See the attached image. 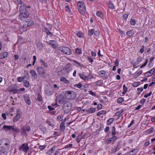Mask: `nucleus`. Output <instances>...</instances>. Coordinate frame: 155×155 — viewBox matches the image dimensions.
<instances>
[{"mask_svg":"<svg viewBox=\"0 0 155 155\" xmlns=\"http://www.w3.org/2000/svg\"><path fill=\"white\" fill-rule=\"evenodd\" d=\"M20 14L19 16L21 20H23L29 17V14L26 11L25 7L24 5H21L19 8Z\"/></svg>","mask_w":155,"mask_h":155,"instance_id":"nucleus-1","label":"nucleus"},{"mask_svg":"<svg viewBox=\"0 0 155 155\" xmlns=\"http://www.w3.org/2000/svg\"><path fill=\"white\" fill-rule=\"evenodd\" d=\"M72 105L69 101H66L64 102L63 107V110L66 113L69 112L72 109Z\"/></svg>","mask_w":155,"mask_h":155,"instance_id":"nucleus-2","label":"nucleus"},{"mask_svg":"<svg viewBox=\"0 0 155 155\" xmlns=\"http://www.w3.org/2000/svg\"><path fill=\"white\" fill-rule=\"evenodd\" d=\"M78 10L81 14L84 15L86 10L85 5L83 2H78L77 3Z\"/></svg>","mask_w":155,"mask_h":155,"instance_id":"nucleus-3","label":"nucleus"},{"mask_svg":"<svg viewBox=\"0 0 155 155\" xmlns=\"http://www.w3.org/2000/svg\"><path fill=\"white\" fill-rule=\"evenodd\" d=\"M64 95L67 98L70 99H74L76 97L75 93L74 91H66Z\"/></svg>","mask_w":155,"mask_h":155,"instance_id":"nucleus-4","label":"nucleus"},{"mask_svg":"<svg viewBox=\"0 0 155 155\" xmlns=\"http://www.w3.org/2000/svg\"><path fill=\"white\" fill-rule=\"evenodd\" d=\"M59 50L61 52L67 55H70L71 54V52L70 49L66 47H61L59 48Z\"/></svg>","mask_w":155,"mask_h":155,"instance_id":"nucleus-5","label":"nucleus"},{"mask_svg":"<svg viewBox=\"0 0 155 155\" xmlns=\"http://www.w3.org/2000/svg\"><path fill=\"white\" fill-rule=\"evenodd\" d=\"M22 115V113L21 110H18L17 111L16 116L13 118V121L15 122H17L21 118Z\"/></svg>","mask_w":155,"mask_h":155,"instance_id":"nucleus-6","label":"nucleus"},{"mask_svg":"<svg viewBox=\"0 0 155 155\" xmlns=\"http://www.w3.org/2000/svg\"><path fill=\"white\" fill-rule=\"evenodd\" d=\"M56 97L55 100L56 102L58 101L60 104H62L63 103L64 97L63 94H59Z\"/></svg>","mask_w":155,"mask_h":155,"instance_id":"nucleus-7","label":"nucleus"},{"mask_svg":"<svg viewBox=\"0 0 155 155\" xmlns=\"http://www.w3.org/2000/svg\"><path fill=\"white\" fill-rule=\"evenodd\" d=\"M38 72L39 74L42 77H44L46 72L45 71L44 69L41 67H39L37 68Z\"/></svg>","mask_w":155,"mask_h":155,"instance_id":"nucleus-8","label":"nucleus"},{"mask_svg":"<svg viewBox=\"0 0 155 155\" xmlns=\"http://www.w3.org/2000/svg\"><path fill=\"white\" fill-rule=\"evenodd\" d=\"M29 148L28 145V144H25L24 143L22 144L21 146L19 148L20 150H22L24 152H27Z\"/></svg>","mask_w":155,"mask_h":155,"instance_id":"nucleus-9","label":"nucleus"},{"mask_svg":"<svg viewBox=\"0 0 155 155\" xmlns=\"http://www.w3.org/2000/svg\"><path fill=\"white\" fill-rule=\"evenodd\" d=\"M25 102L28 105H30L31 104V101L28 95L27 94H25L23 96Z\"/></svg>","mask_w":155,"mask_h":155,"instance_id":"nucleus-10","label":"nucleus"},{"mask_svg":"<svg viewBox=\"0 0 155 155\" xmlns=\"http://www.w3.org/2000/svg\"><path fill=\"white\" fill-rule=\"evenodd\" d=\"M64 69L67 73H69L72 70L71 64L70 63L67 64L64 66Z\"/></svg>","mask_w":155,"mask_h":155,"instance_id":"nucleus-11","label":"nucleus"},{"mask_svg":"<svg viewBox=\"0 0 155 155\" xmlns=\"http://www.w3.org/2000/svg\"><path fill=\"white\" fill-rule=\"evenodd\" d=\"M8 54V53L6 52L1 53H0V59H2L7 57Z\"/></svg>","mask_w":155,"mask_h":155,"instance_id":"nucleus-12","label":"nucleus"},{"mask_svg":"<svg viewBox=\"0 0 155 155\" xmlns=\"http://www.w3.org/2000/svg\"><path fill=\"white\" fill-rule=\"evenodd\" d=\"M25 22V25H27L28 27L34 24L33 21L31 20L28 19Z\"/></svg>","mask_w":155,"mask_h":155,"instance_id":"nucleus-13","label":"nucleus"},{"mask_svg":"<svg viewBox=\"0 0 155 155\" xmlns=\"http://www.w3.org/2000/svg\"><path fill=\"white\" fill-rule=\"evenodd\" d=\"M28 27L27 25H25V23L24 22L22 25H21L20 29V30L22 31H26L27 30V28Z\"/></svg>","mask_w":155,"mask_h":155,"instance_id":"nucleus-14","label":"nucleus"},{"mask_svg":"<svg viewBox=\"0 0 155 155\" xmlns=\"http://www.w3.org/2000/svg\"><path fill=\"white\" fill-rule=\"evenodd\" d=\"M21 133L22 135H25L26 134V128L24 126L21 128Z\"/></svg>","mask_w":155,"mask_h":155,"instance_id":"nucleus-15","label":"nucleus"},{"mask_svg":"<svg viewBox=\"0 0 155 155\" xmlns=\"http://www.w3.org/2000/svg\"><path fill=\"white\" fill-rule=\"evenodd\" d=\"M30 73L32 77H33L35 79L37 78V75L35 71L34 70H31L30 71Z\"/></svg>","mask_w":155,"mask_h":155,"instance_id":"nucleus-16","label":"nucleus"},{"mask_svg":"<svg viewBox=\"0 0 155 155\" xmlns=\"http://www.w3.org/2000/svg\"><path fill=\"white\" fill-rule=\"evenodd\" d=\"M65 123L64 122H62L61 123L60 125V130L61 131H64L65 129Z\"/></svg>","mask_w":155,"mask_h":155,"instance_id":"nucleus-17","label":"nucleus"},{"mask_svg":"<svg viewBox=\"0 0 155 155\" xmlns=\"http://www.w3.org/2000/svg\"><path fill=\"white\" fill-rule=\"evenodd\" d=\"M12 126H7L5 125L3 127V129H5V131H7L9 130H11Z\"/></svg>","mask_w":155,"mask_h":155,"instance_id":"nucleus-18","label":"nucleus"},{"mask_svg":"<svg viewBox=\"0 0 155 155\" xmlns=\"http://www.w3.org/2000/svg\"><path fill=\"white\" fill-rule=\"evenodd\" d=\"M60 80L62 82H64L66 84H68L69 83V81L67 80L64 77H61L60 78Z\"/></svg>","mask_w":155,"mask_h":155,"instance_id":"nucleus-19","label":"nucleus"},{"mask_svg":"<svg viewBox=\"0 0 155 155\" xmlns=\"http://www.w3.org/2000/svg\"><path fill=\"white\" fill-rule=\"evenodd\" d=\"M95 109L94 108H90L86 110V112L88 113H93L95 111Z\"/></svg>","mask_w":155,"mask_h":155,"instance_id":"nucleus-20","label":"nucleus"},{"mask_svg":"<svg viewBox=\"0 0 155 155\" xmlns=\"http://www.w3.org/2000/svg\"><path fill=\"white\" fill-rule=\"evenodd\" d=\"M11 130L13 132L16 133L19 132L20 131L18 127H16L14 126H12V127L11 128Z\"/></svg>","mask_w":155,"mask_h":155,"instance_id":"nucleus-21","label":"nucleus"},{"mask_svg":"<svg viewBox=\"0 0 155 155\" xmlns=\"http://www.w3.org/2000/svg\"><path fill=\"white\" fill-rule=\"evenodd\" d=\"M79 75L80 78L84 80H86V79H87V77L86 75H84V72H82V73L80 74Z\"/></svg>","mask_w":155,"mask_h":155,"instance_id":"nucleus-22","label":"nucleus"},{"mask_svg":"<svg viewBox=\"0 0 155 155\" xmlns=\"http://www.w3.org/2000/svg\"><path fill=\"white\" fill-rule=\"evenodd\" d=\"M49 43L51 44L54 48L56 47V45L55 44V41L54 40H51L49 41Z\"/></svg>","mask_w":155,"mask_h":155,"instance_id":"nucleus-23","label":"nucleus"},{"mask_svg":"<svg viewBox=\"0 0 155 155\" xmlns=\"http://www.w3.org/2000/svg\"><path fill=\"white\" fill-rule=\"evenodd\" d=\"M37 47L39 50H41L43 48V46L41 43L38 42L37 43Z\"/></svg>","mask_w":155,"mask_h":155,"instance_id":"nucleus-24","label":"nucleus"},{"mask_svg":"<svg viewBox=\"0 0 155 155\" xmlns=\"http://www.w3.org/2000/svg\"><path fill=\"white\" fill-rule=\"evenodd\" d=\"M106 113V111L105 110H102L98 112L97 114V116H99L101 115L104 114Z\"/></svg>","mask_w":155,"mask_h":155,"instance_id":"nucleus-25","label":"nucleus"},{"mask_svg":"<svg viewBox=\"0 0 155 155\" xmlns=\"http://www.w3.org/2000/svg\"><path fill=\"white\" fill-rule=\"evenodd\" d=\"M44 31L46 32L48 35H49L51 36L52 35V33H51L48 29L46 28L44 29Z\"/></svg>","mask_w":155,"mask_h":155,"instance_id":"nucleus-26","label":"nucleus"},{"mask_svg":"<svg viewBox=\"0 0 155 155\" xmlns=\"http://www.w3.org/2000/svg\"><path fill=\"white\" fill-rule=\"evenodd\" d=\"M99 74L101 77H104L105 74V72L104 71H101L98 72Z\"/></svg>","mask_w":155,"mask_h":155,"instance_id":"nucleus-27","label":"nucleus"},{"mask_svg":"<svg viewBox=\"0 0 155 155\" xmlns=\"http://www.w3.org/2000/svg\"><path fill=\"white\" fill-rule=\"evenodd\" d=\"M45 94L48 96L51 95L53 94V92L47 89L45 91Z\"/></svg>","mask_w":155,"mask_h":155,"instance_id":"nucleus-28","label":"nucleus"},{"mask_svg":"<svg viewBox=\"0 0 155 155\" xmlns=\"http://www.w3.org/2000/svg\"><path fill=\"white\" fill-rule=\"evenodd\" d=\"M55 149V147H53L48 151L47 153L49 155L51 154L53 152Z\"/></svg>","mask_w":155,"mask_h":155,"instance_id":"nucleus-29","label":"nucleus"},{"mask_svg":"<svg viewBox=\"0 0 155 155\" xmlns=\"http://www.w3.org/2000/svg\"><path fill=\"white\" fill-rule=\"evenodd\" d=\"M0 155H6V152L4 149H0Z\"/></svg>","mask_w":155,"mask_h":155,"instance_id":"nucleus-30","label":"nucleus"},{"mask_svg":"<svg viewBox=\"0 0 155 155\" xmlns=\"http://www.w3.org/2000/svg\"><path fill=\"white\" fill-rule=\"evenodd\" d=\"M108 6L109 8L112 9H114L115 8L114 6V5L113 4L110 2H109Z\"/></svg>","mask_w":155,"mask_h":155,"instance_id":"nucleus-31","label":"nucleus"},{"mask_svg":"<svg viewBox=\"0 0 155 155\" xmlns=\"http://www.w3.org/2000/svg\"><path fill=\"white\" fill-rule=\"evenodd\" d=\"M96 15L97 16L100 17V18H103V14L101 12L97 11L96 12Z\"/></svg>","mask_w":155,"mask_h":155,"instance_id":"nucleus-32","label":"nucleus"},{"mask_svg":"<svg viewBox=\"0 0 155 155\" xmlns=\"http://www.w3.org/2000/svg\"><path fill=\"white\" fill-rule=\"evenodd\" d=\"M40 62L42 63L44 67L46 68H47L48 66L47 63H45L42 59H41L40 60Z\"/></svg>","mask_w":155,"mask_h":155,"instance_id":"nucleus-33","label":"nucleus"},{"mask_svg":"<svg viewBox=\"0 0 155 155\" xmlns=\"http://www.w3.org/2000/svg\"><path fill=\"white\" fill-rule=\"evenodd\" d=\"M24 85L25 87H28L29 86V82L27 81H25L24 82Z\"/></svg>","mask_w":155,"mask_h":155,"instance_id":"nucleus-34","label":"nucleus"},{"mask_svg":"<svg viewBox=\"0 0 155 155\" xmlns=\"http://www.w3.org/2000/svg\"><path fill=\"white\" fill-rule=\"evenodd\" d=\"M150 74V75H152L155 72V69L154 68H153L149 71H147Z\"/></svg>","mask_w":155,"mask_h":155,"instance_id":"nucleus-35","label":"nucleus"},{"mask_svg":"<svg viewBox=\"0 0 155 155\" xmlns=\"http://www.w3.org/2000/svg\"><path fill=\"white\" fill-rule=\"evenodd\" d=\"M10 91L13 92V94H16L19 92V91L16 89H12L10 90Z\"/></svg>","mask_w":155,"mask_h":155,"instance_id":"nucleus-36","label":"nucleus"},{"mask_svg":"<svg viewBox=\"0 0 155 155\" xmlns=\"http://www.w3.org/2000/svg\"><path fill=\"white\" fill-rule=\"evenodd\" d=\"M113 118H110L107 121V124L108 125H110L113 122Z\"/></svg>","mask_w":155,"mask_h":155,"instance_id":"nucleus-37","label":"nucleus"},{"mask_svg":"<svg viewBox=\"0 0 155 155\" xmlns=\"http://www.w3.org/2000/svg\"><path fill=\"white\" fill-rule=\"evenodd\" d=\"M115 128L114 126L113 127L112 130V136L115 135L116 132H115Z\"/></svg>","mask_w":155,"mask_h":155,"instance_id":"nucleus-38","label":"nucleus"},{"mask_svg":"<svg viewBox=\"0 0 155 155\" xmlns=\"http://www.w3.org/2000/svg\"><path fill=\"white\" fill-rule=\"evenodd\" d=\"M37 100L39 101H41L42 100V97L41 95L39 94H38L37 95Z\"/></svg>","mask_w":155,"mask_h":155,"instance_id":"nucleus-39","label":"nucleus"},{"mask_svg":"<svg viewBox=\"0 0 155 155\" xmlns=\"http://www.w3.org/2000/svg\"><path fill=\"white\" fill-rule=\"evenodd\" d=\"M124 111L123 110H120L119 111H118L115 113V115L116 116H119L121 114H123L122 113Z\"/></svg>","mask_w":155,"mask_h":155,"instance_id":"nucleus-40","label":"nucleus"},{"mask_svg":"<svg viewBox=\"0 0 155 155\" xmlns=\"http://www.w3.org/2000/svg\"><path fill=\"white\" fill-rule=\"evenodd\" d=\"M96 84L98 86H101L102 83V80H99L96 82Z\"/></svg>","mask_w":155,"mask_h":155,"instance_id":"nucleus-41","label":"nucleus"},{"mask_svg":"<svg viewBox=\"0 0 155 155\" xmlns=\"http://www.w3.org/2000/svg\"><path fill=\"white\" fill-rule=\"evenodd\" d=\"M88 32V35L90 36H91L94 34V29H92L89 30Z\"/></svg>","mask_w":155,"mask_h":155,"instance_id":"nucleus-42","label":"nucleus"},{"mask_svg":"<svg viewBox=\"0 0 155 155\" xmlns=\"http://www.w3.org/2000/svg\"><path fill=\"white\" fill-rule=\"evenodd\" d=\"M124 101V99L122 97H119L117 99V102L119 103H122Z\"/></svg>","mask_w":155,"mask_h":155,"instance_id":"nucleus-43","label":"nucleus"},{"mask_svg":"<svg viewBox=\"0 0 155 155\" xmlns=\"http://www.w3.org/2000/svg\"><path fill=\"white\" fill-rule=\"evenodd\" d=\"M126 34L127 35L129 36H131L133 35V33L131 31H128L127 32Z\"/></svg>","mask_w":155,"mask_h":155,"instance_id":"nucleus-44","label":"nucleus"},{"mask_svg":"<svg viewBox=\"0 0 155 155\" xmlns=\"http://www.w3.org/2000/svg\"><path fill=\"white\" fill-rule=\"evenodd\" d=\"M115 135L113 136V137L110 138V139L111 140L112 142L115 141L117 138V136H115Z\"/></svg>","mask_w":155,"mask_h":155,"instance_id":"nucleus-45","label":"nucleus"},{"mask_svg":"<svg viewBox=\"0 0 155 155\" xmlns=\"http://www.w3.org/2000/svg\"><path fill=\"white\" fill-rule=\"evenodd\" d=\"M140 84V82L138 81L137 82H134L133 84V85L134 87H137Z\"/></svg>","mask_w":155,"mask_h":155,"instance_id":"nucleus-46","label":"nucleus"},{"mask_svg":"<svg viewBox=\"0 0 155 155\" xmlns=\"http://www.w3.org/2000/svg\"><path fill=\"white\" fill-rule=\"evenodd\" d=\"M82 139L81 136V135H78L77 138H76V141L78 143H79L80 142L81 140Z\"/></svg>","mask_w":155,"mask_h":155,"instance_id":"nucleus-47","label":"nucleus"},{"mask_svg":"<svg viewBox=\"0 0 155 155\" xmlns=\"http://www.w3.org/2000/svg\"><path fill=\"white\" fill-rule=\"evenodd\" d=\"M75 53L77 54H80L81 53V49L77 48L76 49Z\"/></svg>","mask_w":155,"mask_h":155,"instance_id":"nucleus-48","label":"nucleus"},{"mask_svg":"<svg viewBox=\"0 0 155 155\" xmlns=\"http://www.w3.org/2000/svg\"><path fill=\"white\" fill-rule=\"evenodd\" d=\"M63 117V116L62 115L58 116L57 117V120L59 121H61L62 120Z\"/></svg>","mask_w":155,"mask_h":155,"instance_id":"nucleus-49","label":"nucleus"},{"mask_svg":"<svg viewBox=\"0 0 155 155\" xmlns=\"http://www.w3.org/2000/svg\"><path fill=\"white\" fill-rule=\"evenodd\" d=\"M130 23L132 25H134L135 24L136 21L134 20L131 19L130 21Z\"/></svg>","mask_w":155,"mask_h":155,"instance_id":"nucleus-50","label":"nucleus"},{"mask_svg":"<svg viewBox=\"0 0 155 155\" xmlns=\"http://www.w3.org/2000/svg\"><path fill=\"white\" fill-rule=\"evenodd\" d=\"M3 144L5 145L7 148H9L10 147V142L8 141L7 143H4Z\"/></svg>","mask_w":155,"mask_h":155,"instance_id":"nucleus-51","label":"nucleus"},{"mask_svg":"<svg viewBox=\"0 0 155 155\" xmlns=\"http://www.w3.org/2000/svg\"><path fill=\"white\" fill-rule=\"evenodd\" d=\"M87 60L91 63V64H92V62L93 61V59L91 58V57L87 56Z\"/></svg>","mask_w":155,"mask_h":155,"instance_id":"nucleus-52","label":"nucleus"},{"mask_svg":"<svg viewBox=\"0 0 155 155\" xmlns=\"http://www.w3.org/2000/svg\"><path fill=\"white\" fill-rule=\"evenodd\" d=\"M23 77L24 80L25 78H26L27 79H29V75L28 73L27 72L26 73V74L24 75L22 77Z\"/></svg>","mask_w":155,"mask_h":155,"instance_id":"nucleus-53","label":"nucleus"},{"mask_svg":"<svg viewBox=\"0 0 155 155\" xmlns=\"http://www.w3.org/2000/svg\"><path fill=\"white\" fill-rule=\"evenodd\" d=\"M23 77H19L18 78V80L19 82H22L24 80Z\"/></svg>","mask_w":155,"mask_h":155,"instance_id":"nucleus-54","label":"nucleus"},{"mask_svg":"<svg viewBox=\"0 0 155 155\" xmlns=\"http://www.w3.org/2000/svg\"><path fill=\"white\" fill-rule=\"evenodd\" d=\"M65 10L68 13H69L70 12V9L69 6V5H67L66 6Z\"/></svg>","mask_w":155,"mask_h":155,"instance_id":"nucleus-55","label":"nucleus"},{"mask_svg":"<svg viewBox=\"0 0 155 155\" xmlns=\"http://www.w3.org/2000/svg\"><path fill=\"white\" fill-rule=\"evenodd\" d=\"M82 84L81 83H79L78 84H75L74 85V87H78V88H80L82 86Z\"/></svg>","mask_w":155,"mask_h":155,"instance_id":"nucleus-56","label":"nucleus"},{"mask_svg":"<svg viewBox=\"0 0 155 155\" xmlns=\"http://www.w3.org/2000/svg\"><path fill=\"white\" fill-rule=\"evenodd\" d=\"M73 62L77 64H78L79 66L82 67V64H81L79 62H78L76 60H74L73 61Z\"/></svg>","mask_w":155,"mask_h":155,"instance_id":"nucleus-57","label":"nucleus"},{"mask_svg":"<svg viewBox=\"0 0 155 155\" xmlns=\"http://www.w3.org/2000/svg\"><path fill=\"white\" fill-rule=\"evenodd\" d=\"M102 107V105L101 104H99L97 105V108L98 110L101 109Z\"/></svg>","mask_w":155,"mask_h":155,"instance_id":"nucleus-58","label":"nucleus"},{"mask_svg":"<svg viewBox=\"0 0 155 155\" xmlns=\"http://www.w3.org/2000/svg\"><path fill=\"white\" fill-rule=\"evenodd\" d=\"M111 140L110 139V138H108L106 140V143L107 144H109L110 143L112 142V140Z\"/></svg>","mask_w":155,"mask_h":155,"instance_id":"nucleus-59","label":"nucleus"},{"mask_svg":"<svg viewBox=\"0 0 155 155\" xmlns=\"http://www.w3.org/2000/svg\"><path fill=\"white\" fill-rule=\"evenodd\" d=\"M151 94H152V92H150V93H149L145 94L144 97H146V98L147 97H148L150 96L151 95Z\"/></svg>","mask_w":155,"mask_h":155,"instance_id":"nucleus-60","label":"nucleus"},{"mask_svg":"<svg viewBox=\"0 0 155 155\" xmlns=\"http://www.w3.org/2000/svg\"><path fill=\"white\" fill-rule=\"evenodd\" d=\"M33 59H34V61H33V63H32V65H34L35 64V61L36 60V57L35 56H33Z\"/></svg>","mask_w":155,"mask_h":155,"instance_id":"nucleus-61","label":"nucleus"},{"mask_svg":"<svg viewBox=\"0 0 155 155\" xmlns=\"http://www.w3.org/2000/svg\"><path fill=\"white\" fill-rule=\"evenodd\" d=\"M150 144V142L149 141H147L145 142L144 144V146L145 147H147Z\"/></svg>","mask_w":155,"mask_h":155,"instance_id":"nucleus-62","label":"nucleus"},{"mask_svg":"<svg viewBox=\"0 0 155 155\" xmlns=\"http://www.w3.org/2000/svg\"><path fill=\"white\" fill-rule=\"evenodd\" d=\"M134 123V120H132L130 124L128 125V127H130Z\"/></svg>","mask_w":155,"mask_h":155,"instance_id":"nucleus-63","label":"nucleus"},{"mask_svg":"<svg viewBox=\"0 0 155 155\" xmlns=\"http://www.w3.org/2000/svg\"><path fill=\"white\" fill-rule=\"evenodd\" d=\"M82 33L81 32H78L77 34V35L79 38H81L82 37Z\"/></svg>","mask_w":155,"mask_h":155,"instance_id":"nucleus-64","label":"nucleus"}]
</instances>
